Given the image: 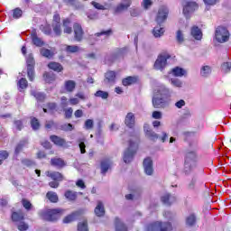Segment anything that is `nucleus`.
Returning <instances> with one entry per match:
<instances>
[{
  "label": "nucleus",
  "mask_w": 231,
  "mask_h": 231,
  "mask_svg": "<svg viewBox=\"0 0 231 231\" xmlns=\"http://www.w3.org/2000/svg\"><path fill=\"white\" fill-rule=\"evenodd\" d=\"M171 89L163 86L158 87L154 89L153 97L152 99V106L155 109H162L163 107H169L171 101Z\"/></svg>",
  "instance_id": "f257e3e1"
},
{
  "label": "nucleus",
  "mask_w": 231,
  "mask_h": 231,
  "mask_svg": "<svg viewBox=\"0 0 231 231\" xmlns=\"http://www.w3.org/2000/svg\"><path fill=\"white\" fill-rule=\"evenodd\" d=\"M196 162H198V154L194 151L189 150L185 154L184 172L190 174L196 169Z\"/></svg>",
  "instance_id": "f03ea898"
},
{
  "label": "nucleus",
  "mask_w": 231,
  "mask_h": 231,
  "mask_svg": "<svg viewBox=\"0 0 231 231\" xmlns=\"http://www.w3.org/2000/svg\"><path fill=\"white\" fill-rule=\"evenodd\" d=\"M64 210L60 208L54 209H45L40 212V217L44 219V221H57V219L60 218Z\"/></svg>",
  "instance_id": "7ed1b4c3"
},
{
  "label": "nucleus",
  "mask_w": 231,
  "mask_h": 231,
  "mask_svg": "<svg viewBox=\"0 0 231 231\" xmlns=\"http://www.w3.org/2000/svg\"><path fill=\"white\" fill-rule=\"evenodd\" d=\"M148 231H171L172 224L170 222L156 221L147 226Z\"/></svg>",
  "instance_id": "20e7f679"
},
{
  "label": "nucleus",
  "mask_w": 231,
  "mask_h": 231,
  "mask_svg": "<svg viewBox=\"0 0 231 231\" xmlns=\"http://www.w3.org/2000/svg\"><path fill=\"white\" fill-rule=\"evenodd\" d=\"M215 39L217 42H220V44H223V42H228V40L230 39V32H228V29L222 26L217 27L215 31Z\"/></svg>",
  "instance_id": "39448f33"
},
{
  "label": "nucleus",
  "mask_w": 231,
  "mask_h": 231,
  "mask_svg": "<svg viewBox=\"0 0 231 231\" xmlns=\"http://www.w3.org/2000/svg\"><path fill=\"white\" fill-rule=\"evenodd\" d=\"M169 59H171V54L167 52L159 54L153 65L154 69L163 71L165 68H167V60H169Z\"/></svg>",
  "instance_id": "423d86ee"
},
{
  "label": "nucleus",
  "mask_w": 231,
  "mask_h": 231,
  "mask_svg": "<svg viewBox=\"0 0 231 231\" xmlns=\"http://www.w3.org/2000/svg\"><path fill=\"white\" fill-rule=\"evenodd\" d=\"M136 149H138V143L130 141L129 147L125 152L123 157L125 163H131V162H133V158H134V154H136Z\"/></svg>",
  "instance_id": "0eeeda50"
},
{
  "label": "nucleus",
  "mask_w": 231,
  "mask_h": 231,
  "mask_svg": "<svg viewBox=\"0 0 231 231\" xmlns=\"http://www.w3.org/2000/svg\"><path fill=\"white\" fill-rule=\"evenodd\" d=\"M26 64L29 80H31V82H33V79H35V60L33 59V54H29L27 56Z\"/></svg>",
  "instance_id": "6e6552de"
},
{
  "label": "nucleus",
  "mask_w": 231,
  "mask_h": 231,
  "mask_svg": "<svg viewBox=\"0 0 231 231\" xmlns=\"http://www.w3.org/2000/svg\"><path fill=\"white\" fill-rule=\"evenodd\" d=\"M167 17H169V8L161 6L155 18L157 24H163L167 21Z\"/></svg>",
  "instance_id": "1a4fd4ad"
},
{
  "label": "nucleus",
  "mask_w": 231,
  "mask_h": 231,
  "mask_svg": "<svg viewBox=\"0 0 231 231\" xmlns=\"http://www.w3.org/2000/svg\"><path fill=\"white\" fill-rule=\"evenodd\" d=\"M102 35H105V37H109L110 35H113V30L109 29L107 31H102L100 32H97L94 35H89L88 38V44L93 46L98 39L97 37H102Z\"/></svg>",
  "instance_id": "9d476101"
},
{
  "label": "nucleus",
  "mask_w": 231,
  "mask_h": 231,
  "mask_svg": "<svg viewBox=\"0 0 231 231\" xmlns=\"http://www.w3.org/2000/svg\"><path fill=\"white\" fill-rule=\"evenodd\" d=\"M197 9L198 4H196V2H185L183 5V14L185 17H189V15L196 12Z\"/></svg>",
  "instance_id": "9b49d317"
},
{
  "label": "nucleus",
  "mask_w": 231,
  "mask_h": 231,
  "mask_svg": "<svg viewBox=\"0 0 231 231\" xmlns=\"http://www.w3.org/2000/svg\"><path fill=\"white\" fill-rule=\"evenodd\" d=\"M129 6H131V0H125L121 2L116 8H114V14L116 15L118 14H122V12H125Z\"/></svg>",
  "instance_id": "f8f14e48"
},
{
  "label": "nucleus",
  "mask_w": 231,
  "mask_h": 231,
  "mask_svg": "<svg viewBox=\"0 0 231 231\" xmlns=\"http://www.w3.org/2000/svg\"><path fill=\"white\" fill-rule=\"evenodd\" d=\"M136 124V117L134 116V114L133 112L127 113L125 118V125L126 127H129V129L134 128V125Z\"/></svg>",
  "instance_id": "ddd939ff"
},
{
  "label": "nucleus",
  "mask_w": 231,
  "mask_h": 231,
  "mask_svg": "<svg viewBox=\"0 0 231 231\" xmlns=\"http://www.w3.org/2000/svg\"><path fill=\"white\" fill-rule=\"evenodd\" d=\"M73 28L75 33L74 39L78 42H80L84 37V31L82 30V26H80L79 23H75Z\"/></svg>",
  "instance_id": "4468645a"
},
{
  "label": "nucleus",
  "mask_w": 231,
  "mask_h": 231,
  "mask_svg": "<svg viewBox=\"0 0 231 231\" xmlns=\"http://www.w3.org/2000/svg\"><path fill=\"white\" fill-rule=\"evenodd\" d=\"M161 200L163 203V205L171 207L172 203L176 202V197L174 195H171V193H166L161 197Z\"/></svg>",
  "instance_id": "2eb2a0df"
},
{
  "label": "nucleus",
  "mask_w": 231,
  "mask_h": 231,
  "mask_svg": "<svg viewBox=\"0 0 231 231\" xmlns=\"http://www.w3.org/2000/svg\"><path fill=\"white\" fill-rule=\"evenodd\" d=\"M143 165L145 174H147L148 176H152L153 172L152 160L151 158L144 159Z\"/></svg>",
  "instance_id": "dca6fc26"
},
{
  "label": "nucleus",
  "mask_w": 231,
  "mask_h": 231,
  "mask_svg": "<svg viewBox=\"0 0 231 231\" xmlns=\"http://www.w3.org/2000/svg\"><path fill=\"white\" fill-rule=\"evenodd\" d=\"M45 174L48 178L53 180V181H62L64 180V176H62L59 171H48Z\"/></svg>",
  "instance_id": "f3484780"
},
{
  "label": "nucleus",
  "mask_w": 231,
  "mask_h": 231,
  "mask_svg": "<svg viewBox=\"0 0 231 231\" xmlns=\"http://www.w3.org/2000/svg\"><path fill=\"white\" fill-rule=\"evenodd\" d=\"M51 142L53 143L54 145H58V147H65L66 145V139L58 136V135H51L50 136Z\"/></svg>",
  "instance_id": "a211bd4d"
},
{
  "label": "nucleus",
  "mask_w": 231,
  "mask_h": 231,
  "mask_svg": "<svg viewBox=\"0 0 231 231\" xmlns=\"http://www.w3.org/2000/svg\"><path fill=\"white\" fill-rule=\"evenodd\" d=\"M190 33L193 39L196 41H201L203 39V32H201V29L196 25L191 27Z\"/></svg>",
  "instance_id": "6ab92c4d"
},
{
  "label": "nucleus",
  "mask_w": 231,
  "mask_h": 231,
  "mask_svg": "<svg viewBox=\"0 0 231 231\" xmlns=\"http://www.w3.org/2000/svg\"><path fill=\"white\" fill-rule=\"evenodd\" d=\"M51 165L52 167H57V169H62L63 167H66V162L60 158L55 157L51 159Z\"/></svg>",
  "instance_id": "aec40b11"
},
{
  "label": "nucleus",
  "mask_w": 231,
  "mask_h": 231,
  "mask_svg": "<svg viewBox=\"0 0 231 231\" xmlns=\"http://www.w3.org/2000/svg\"><path fill=\"white\" fill-rule=\"evenodd\" d=\"M163 33H165V29L162 27V24H158L152 30V35L155 39L162 37Z\"/></svg>",
  "instance_id": "412c9836"
},
{
  "label": "nucleus",
  "mask_w": 231,
  "mask_h": 231,
  "mask_svg": "<svg viewBox=\"0 0 231 231\" xmlns=\"http://www.w3.org/2000/svg\"><path fill=\"white\" fill-rule=\"evenodd\" d=\"M95 214L97 216V217H102L104 214H106V209L104 208V204L102 201L98 200L97 205L95 208Z\"/></svg>",
  "instance_id": "4be33fe9"
},
{
  "label": "nucleus",
  "mask_w": 231,
  "mask_h": 231,
  "mask_svg": "<svg viewBox=\"0 0 231 231\" xmlns=\"http://www.w3.org/2000/svg\"><path fill=\"white\" fill-rule=\"evenodd\" d=\"M212 73V67L208 65H204L200 68V76H202L204 79H207V77H210Z\"/></svg>",
  "instance_id": "5701e85b"
},
{
  "label": "nucleus",
  "mask_w": 231,
  "mask_h": 231,
  "mask_svg": "<svg viewBox=\"0 0 231 231\" xmlns=\"http://www.w3.org/2000/svg\"><path fill=\"white\" fill-rule=\"evenodd\" d=\"M23 219H24V213H23L22 211L13 212L12 220L14 223H20L21 221H23Z\"/></svg>",
  "instance_id": "b1692460"
},
{
  "label": "nucleus",
  "mask_w": 231,
  "mask_h": 231,
  "mask_svg": "<svg viewBox=\"0 0 231 231\" xmlns=\"http://www.w3.org/2000/svg\"><path fill=\"white\" fill-rule=\"evenodd\" d=\"M77 83L74 80H67L65 81V89L68 93H73L75 91V88Z\"/></svg>",
  "instance_id": "393cba45"
},
{
  "label": "nucleus",
  "mask_w": 231,
  "mask_h": 231,
  "mask_svg": "<svg viewBox=\"0 0 231 231\" xmlns=\"http://www.w3.org/2000/svg\"><path fill=\"white\" fill-rule=\"evenodd\" d=\"M48 68H50V69H52L53 71H56L57 73H60V71H62V69H64L62 65L58 62H50L48 64Z\"/></svg>",
  "instance_id": "a878e982"
},
{
  "label": "nucleus",
  "mask_w": 231,
  "mask_h": 231,
  "mask_svg": "<svg viewBox=\"0 0 231 231\" xmlns=\"http://www.w3.org/2000/svg\"><path fill=\"white\" fill-rule=\"evenodd\" d=\"M31 38L35 46H38V47L44 46V42H42L41 38H38L36 32H32Z\"/></svg>",
  "instance_id": "bb28decb"
},
{
  "label": "nucleus",
  "mask_w": 231,
  "mask_h": 231,
  "mask_svg": "<svg viewBox=\"0 0 231 231\" xmlns=\"http://www.w3.org/2000/svg\"><path fill=\"white\" fill-rule=\"evenodd\" d=\"M111 169V161L109 160H104L101 162V172L102 174H106L107 171Z\"/></svg>",
  "instance_id": "cd10ccee"
},
{
  "label": "nucleus",
  "mask_w": 231,
  "mask_h": 231,
  "mask_svg": "<svg viewBox=\"0 0 231 231\" xmlns=\"http://www.w3.org/2000/svg\"><path fill=\"white\" fill-rule=\"evenodd\" d=\"M143 130L145 133V135L147 136V138H150V140H157L158 138V134H156V133H154V131L152 130H147V126H143Z\"/></svg>",
  "instance_id": "c85d7f7f"
},
{
  "label": "nucleus",
  "mask_w": 231,
  "mask_h": 231,
  "mask_svg": "<svg viewBox=\"0 0 231 231\" xmlns=\"http://www.w3.org/2000/svg\"><path fill=\"white\" fill-rule=\"evenodd\" d=\"M31 95L36 98V100L42 102L46 98V96L37 90H32Z\"/></svg>",
  "instance_id": "c756f323"
},
{
  "label": "nucleus",
  "mask_w": 231,
  "mask_h": 231,
  "mask_svg": "<svg viewBox=\"0 0 231 231\" xmlns=\"http://www.w3.org/2000/svg\"><path fill=\"white\" fill-rule=\"evenodd\" d=\"M65 51H67V53H79L80 47L77 45H66Z\"/></svg>",
  "instance_id": "7c9ffc66"
},
{
  "label": "nucleus",
  "mask_w": 231,
  "mask_h": 231,
  "mask_svg": "<svg viewBox=\"0 0 231 231\" xmlns=\"http://www.w3.org/2000/svg\"><path fill=\"white\" fill-rule=\"evenodd\" d=\"M116 231H127V227L122 223V221L119 218H116Z\"/></svg>",
  "instance_id": "2f4dec72"
},
{
  "label": "nucleus",
  "mask_w": 231,
  "mask_h": 231,
  "mask_svg": "<svg viewBox=\"0 0 231 231\" xmlns=\"http://www.w3.org/2000/svg\"><path fill=\"white\" fill-rule=\"evenodd\" d=\"M186 225L187 226H194L196 225V215L190 214L186 217Z\"/></svg>",
  "instance_id": "473e14b6"
},
{
  "label": "nucleus",
  "mask_w": 231,
  "mask_h": 231,
  "mask_svg": "<svg viewBox=\"0 0 231 231\" xmlns=\"http://www.w3.org/2000/svg\"><path fill=\"white\" fill-rule=\"evenodd\" d=\"M46 197L51 203H57V201H59V196L53 191L47 192Z\"/></svg>",
  "instance_id": "72a5a7b5"
},
{
  "label": "nucleus",
  "mask_w": 231,
  "mask_h": 231,
  "mask_svg": "<svg viewBox=\"0 0 231 231\" xmlns=\"http://www.w3.org/2000/svg\"><path fill=\"white\" fill-rule=\"evenodd\" d=\"M105 77H106V79L107 80V82L113 83V82H115V79H116V73H115V71H113V70H110L106 73Z\"/></svg>",
  "instance_id": "f704fd0d"
},
{
  "label": "nucleus",
  "mask_w": 231,
  "mask_h": 231,
  "mask_svg": "<svg viewBox=\"0 0 231 231\" xmlns=\"http://www.w3.org/2000/svg\"><path fill=\"white\" fill-rule=\"evenodd\" d=\"M65 198L69 199V201H75V199H77V192L68 190L65 192Z\"/></svg>",
  "instance_id": "c9c22d12"
},
{
  "label": "nucleus",
  "mask_w": 231,
  "mask_h": 231,
  "mask_svg": "<svg viewBox=\"0 0 231 231\" xmlns=\"http://www.w3.org/2000/svg\"><path fill=\"white\" fill-rule=\"evenodd\" d=\"M77 216H79V212H74V213L67 216L63 219V223H71V222L75 221V219H77Z\"/></svg>",
  "instance_id": "e433bc0d"
},
{
  "label": "nucleus",
  "mask_w": 231,
  "mask_h": 231,
  "mask_svg": "<svg viewBox=\"0 0 231 231\" xmlns=\"http://www.w3.org/2000/svg\"><path fill=\"white\" fill-rule=\"evenodd\" d=\"M185 73H186L185 69H183L180 67L174 68L172 69V74L174 75V77H183V75H185Z\"/></svg>",
  "instance_id": "4c0bfd02"
},
{
  "label": "nucleus",
  "mask_w": 231,
  "mask_h": 231,
  "mask_svg": "<svg viewBox=\"0 0 231 231\" xmlns=\"http://www.w3.org/2000/svg\"><path fill=\"white\" fill-rule=\"evenodd\" d=\"M41 55H42V57H46L47 59H51V57H53V52L46 48H42L41 49Z\"/></svg>",
  "instance_id": "58836bf2"
},
{
  "label": "nucleus",
  "mask_w": 231,
  "mask_h": 231,
  "mask_svg": "<svg viewBox=\"0 0 231 231\" xmlns=\"http://www.w3.org/2000/svg\"><path fill=\"white\" fill-rule=\"evenodd\" d=\"M123 86H131V84H134L136 82V79L134 77H127L123 79Z\"/></svg>",
  "instance_id": "ea45409f"
},
{
  "label": "nucleus",
  "mask_w": 231,
  "mask_h": 231,
  "mask_svg": "<svg viewBox=\"0 0 231 231\" xmlns=\"http://www.w3.org/2000/svg\"><path fill=\"white\" fill-rule=\"evenodd\" d=\"M95 97H97L99 98H103V100H106L109 97V93L102 90H98L95 93Z\"/></svg>",
  "instance_id": "a19ab883"
},
{
  "label": "nucleus",
  "mask_w": 231,
  "mask_h": 231,
  "mask_svg": "<svg viewBox=\"0 0 231 231\" xmlns=\"http://www.w3.org/2000/svg\"><path fill=\"white\" fill-rule=\"evenodd\" d=\"M69 23L70 22L69 19L63 21L64 33H71L73 32V29H71V27L69 26Z\"/></svg>",
  "instance_id": "79ce46f5"
},
{
  "label": "nucleus",
  "mask_w": 231,
  "mask_h": 231,
  "mask_svg": "<svg viewBox=\"0 0 231 231\" xmlns=\"http://www.w3.org/2000/svg\"><path fill=\"white\" fill-rule=\"evenodd\" d=\"M52 28L55 35H57L58 37L60 36V34L62 33V30H60V23H52Z\"/></svg>",
  "instance_id": "37998d69"
},
{
  "label": "nucleus",
  "mask_w": 231,
  "mask_h": 231,
  "mask_svg": "<svg viewBox=\"0 0 231 231\" xmlns=\"http://www.w3.org/2000/svg\"><path fill=\"white\" fill-rule=\"evenodd\" d=\"M221 71H223V73H230V71H231V63L230 62H224L221 65Z\"/></svg>",
  "instance_id": "c03bdc74"
},
{
  "label": "nucleus",
  "mask_w": 231,
  "mask_h": 231,
  "mask_svg": "<svg viewBox=\"0 0 231 231\" xmlns=\"http://www.w3.org/2000/svg\"><path fill=\"white\" fill-rule=\"evenodd\" d=\"M28 143V141L24 140L20 142L15 148V154H19L23 151V147Z\"/></svg>",
  "instance_id": "a18cd8bd"
},
{
  "label": "nucleus",
  "mask_w": 231,
  "mask_h": 231,
  "mask_svg": "<svg viewBox=\"0 0 231 231\" xmlns=\"http://www.w3.org/2000/svg\"><path fill=\"white\" fill-rule=\"evenodd\" d=\"M18 87L20 88V89H26V88H28V80H26V79L24 78H22L18 81Z\"/></svg>",
  "instance_id": "49530a36"
},
{
  "label": "nucleus",
  "mask_w": 231,
  "mask_h": 231,
  "mask_svg": "<svg viewBox=\"0 0 231 231\" xmlns=\"http://www.w3.org/2000/svg\"><path fill=\"white\" fill-rule=\"evenodd\" d=\"M170 81L171 86H174L175 88H181L183 86V83L179 79H171Z\"/></svg>",
  "instance_id": "de8ad7c7"
},
{
  "label": "nucleus",
  "mask_w": 231,
  "mask_h": 231,
  "mask_svg": "<svg viewBox=\"0 0 231 231\" xmlns=\"http://www.w3.org/2000/svg\"><path fill=\"white\" fill-rule=\"evenodd\" d=\"M60 129H61V131L69 132V131H73V129H75V127H73V125H71V124H64V125H60Z\"/></svg>",
  "instance_id": "09e8293b"
},
{
  "label": "nucleus",
  "mask_w": 231,
  "mask_h": 231,
  "mask_svg": "<svg viewBox=\"0 0 231 231\" xmlns=\"http://www.w3.org/2000/svg\"><path fill=\"white\" fill-rule=\"evenodd\" d=\"M31 125L34 131H37V129H39V127H41V125L39 124V120H37V118L32 119Z\"/></svg>",
  "instance_id": "8fccbe9b"
},
{
  "label": "nucleus",
  "mask_w": 231,
  "mask_h": 231,
  "mask_svg": "<svg viewBox=\"0 0 231 231\" xmlns=\"http://www.w3.org/2000/svg\"><path fill=\"white\" fill-rule=\"evenodd\" d=\"M23 16V10L16 8L13 12V17L14 19H19L20 17Z\"/></svg>",
  "instance_id": "3c124183"
},
{
  "label": "nucleus",
  "mask_w": 231,
  "mask_h": 231,
  "mask_svg": "<svg viewBox=\"0 0 231 231\" xmlns=\"http://www.w3.org/2000/svg\"><path fill=\"white\" fill-rule=\"evenodd\" d=\"M152 117L154 118V120H162L163 114L161 111H153Z\"/></svg>",
  "instance_id": "603ef678"
},
{
  "label": "nucleus",
  "mask_w": 231,
  "mask_h": 231,
  "mask_svg": "<svg viewBox=\"0 0 231 231\" xmlns=\"http://www.w3.org/2000/svg\"><path fill=\"white\" fill-rule=\"evenodd\" d=\"M79 231H88V221H83L78 225Z\"/></svg>",
  "instance_id": "864d4df0"
},
{
  "label": "nucleus",
  "mask_w": 231,
  "mask_h": 231,
  "mask_svg": "<svg viewBox=\"0 0 231 231\" xmlns=\"http://www.w3.org/2000/svg\"><path fill=\"white\" fill-rule=\"evenodd\" d=\"M43 78H44V80L45 82H53V80H55V77L51 76V74L48 73V72H45L43 74Z\"/></svg>",
  "instance_id": "5fc2aeb1"
},
{
  "label": "nucleus",
  "mask_w": 231,
  "mask_h": 231,
  "mask_svg": "<svg viewBox=\"0 0 231 231\" xmlns=\"http://www.w3.org/2000/svg\"><path fill=\"white\" fill-rule=\"evenodd\" d=\"M8 158L7 151H0V165H3V162Z\"/></svg>",
  "instance_id": "6e6d98bb"
},
{
  "label": "nucleus",
  "mask_w": 231,
  "mask_h": 231,
  "mask_svg": "<svg viewBox=\"0 0 231 231\" xmlns=\"http://www.w3.org/2000/svg\"><path fill=\"white\" fill-rule=\"evenodd\" d=\"M17 228H18V230H20V231H26V230H28L29 226H28V224L23 222V220H22V221H20V223L18 224Z\"/></svg>",
  "instance_id": "4d7b16f0"
},
{
  "label": "nucleus",
  "mask_w": 231,
  "mask_h": 231,
  "mask_svg": "<svg viewBox=\"0 0 231 231\" xmlns=\"http://www.w3.org/2000/svg\"><path fill=\"white\" fill-rule=\"evenodd\" d=\"M85 129L89 130L93 129V125H95V123L92 119H88L85 121Z\"/></svg>",
  "instance_id": "13d9d810"
},
{
  "label": "nucleus",
  "mask_w": 231,
  "mask_h": 231,
  "mask_svg": "<svg viewBox=\"0 0 231 231\" xmlns=\"http://www.w3.org/2000/svg\"><path fill=\"white\" fill-rule=\"evenodd\" d=\"M65 118H71L73 116V108H64Z\"/></svg>",
  "instance_id": "bf43d9fd"
},
{
  "label": "nucleus",
  "mask_w": 231,
  "mask_h": 231,
  "mask_svg": "<svg viewBox=\"0 0 231 231\" xmlns=\"http://www.w3.org/2000/svg\"><path fill=\"white\" fill-rule=\"evenodd\" d=\"M142 5H143V7L144 8V10H149V8H151L152 6V1L143 0Z\"/></svg>",
  "instance_id": "052dcab7"
},
{
  "label": "nucleus",
  "mask_w": 231,
  "mask_h": 231,
  "mask_svg": "<svg viewBox=\"0 0 231 231\" xmlns=\"http://www.w3.org/2000/svg\"><path fill=\"white\" fill-rule=\"evenodd\" d=\"M130 14H131V17H138V15H140V9L131 8Z\"/></svg>",
  "instance_id": "680f3d73"
},
{
  "label": "nucleus",
  "mask_w": 231,
  "mask_h": 231,
  "mask_svg": "<svg viewBox=\"0 0 231 231\" xmlns=\"http://www.w3.org/2000/svg\"><path fill=\"white\" fill-rule=\"evenodd\" d=\"M207 6H214L219 3V0H203Z\"/></svg>",
  "instance_id": "e2e57ef3"
},
{
  "label": "nucleus",
  "mask_w": 231,
  "mask_h": 231,
  "mask_svg": "<svg viewBox=\"0 0 231 231\" xmlns=\"http://www.w3.org/2000/svg\"><path fill=\"white\" fill-rule=\"evenodd\" d=\"M176 39H177L178 42H183V41H185V39L183 37V32L179 30L177 32Z\"/></svg>",
  "instance_id": "0e129e2a"
},
{
  "label": "nucleus",
  "mask_w": 231,
  "mask_h": 231,
  "mask_svg": "<svg viewBox=\"0 0 231 231\" xmlns=\"http://www.w3.org/2000/svg\"><path fill=\"white\" fill-rule=\"evenodd\" d=\"M22 203L26 210H30L32 208V203H30V201H28L27 199H23Z\"/></svg>",
  "instance_id": "69168bd1"
},
{
  "label": "nucleus",
  "mask_w": 231,
  "mask_h": 231,
  "mask_svg": "<svg viewBox=\"0 0 231 231\" xmlns=\"http://www.w3.org/2000/svg\"><path fill=\"white\" fill-rule=\"evenodd\" d=\"M60 106L63 109H66V107H68L69 106V102H68V98L66 97H61V103Z\"/></svg>",
  "instance_id": "338daca9"
},
{
  "label": "nucleus",
  "mask_w": 231,
  "mask_h": 231,
  "mask_svg": "<svg viewBox=\"0 0 231 231\" xmlns=\"http://www.w3.org/2000/svg\"><path fill=\"white\" fill-rule=\"evenodd\" d=\"M91 5H93L97 8V10H107V8H106L104 5L97 2H91Z\"/></svg>",
  "instance_id": "774afa93"
}]
</instances>
